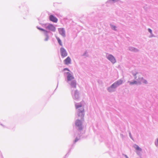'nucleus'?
<instances>
[{
  "label": "nucleus",
  "mask_w": 158,
  "mask_h": 158,
  "mask_svg": "<svg viewBox=\"0 0 158 158\" xmlns=\"http://www.w3.org/2000/svg\"><path fill=\"white\" fill-rule=\"evenodd\" d=\"M133 75L135 77V78L138 81V82L140 83L142 82L143 83L145 84L147 83V81L143 79V78L141 77L140 74L137 73L135 74H134Z\"/></svg>",
  "instance_id": "1"
},
{
  "label": "nucleus",
  "mask_w": 158,
  "mask_h": 158,
  "mask_svg": "<svg viewBox=\"0 0 158 158\" xmlns=\"http://www.w3.org/2000/svg\"><path fill=\"white\" fill-rule=\"evenodd\" d=\"M123 82V81L121 80H119L117 81L116 82L112 84L110 87L108 88V90L109 92L113 91V90H112V89L118 86L121 85L122 83Z\"/></svg>",
  "instance_id": "2"
},
{
  "label": "nucleus",
  "mask_w": 158,
  "mask_h": 158,
  "mask_svg": "<svg viewBox=\"0 0 158 158\" xmlns=\"http://www.w3.org/2000/svg\"><path fill=\"white\" fill-rule=\"evenodd\" d=\"M76 109H78L79 108L81 107V110H78V115L79 116H81V117H83L84 114L83 112L84 111V109L83 108H82V105L81 104H77L76 105Z\"/></svg>",
  "instance_id": "3"
},
{
  "label": "nucleus",
  "mask_w": 158,
  "mask_h": 158,
  "mask_svg": "<svg viewBox=\"0 0 158 158\" xmlns=\"http://www.w3.org/2000/svg\"><path fill=\"white\" fill-rule=\"evenodd\" d=\"M60 52L61 56L63 57H65L67 56V53L66 50L63 48H60Z\"/></svg>",
  "instance_id": "4"
},
{
  "label": "nucleus",
  "mask_w": 158,
  "mask_h": 158,
  "mask_svg": "<svg viewBox=\"0 0 158 158\" xmlns=\"http://www.w3.org/2000/svg\"><path fill=\"white\" fill-rule=\"evenodd\" d=\"M76 125L78 127V129L80 130H81L82 129V124L81 121L79 120H76L75 122Z\"/></svg>",
  "instance_id": "5"
},
{
  "label": "nucleus",
  "mask_w": 158,
  "mask_h": 158,
  "mask_svg": "<svg viewBox=\"0 0 158 158\" xmlns=\"http://www.w3.org/2000/svg\"><path fill=\"white\" fill-rule=\"evenodd\" d=\"M107 59L113 63L116 62V60L114 57L112 55H109L107 57Z\"/></svg>",
  "instance_id": "6"
},
{
  "label": "nucleus",
  "mask_w": 158,
  "mask_h": 158,
  "mask_svg": "<svg viewBox=\"0 0 158 158\" xmlns=\"http://www.w3.org/2000/svg\"><path fill=\"white\" fill-rule=\"evenodd\" d=\"M67 80L68 81H70L74 79V77L69 72H67Z\"/></svg>",
  "instance_id": "7"
},
{
  "label": "nucleus",
  "mask_w": 158,
  "mask_h": 158,
  "mask_svg": "<svg viewBox=\"0 0 158 158\" xmlns=\"http://www.w3.org/2000/svg\"><path fill=\"white\" fill-rule=\"evenodd\" d=\"M58 31L60 34L63 36H65V32L64 28H59Z\"/></svg>",
  "instance_id": "8"
},
{
  "label": "nucleus",
  "mask_w": 158,
  "mask_h": 158,
  "mask_svg": "<svg viewBox=\"0 0 158 158\" xmlns=\"http://www.w3.org/2000/svg\"><path fill=\"white\" fill-rule=\"evenodd\" d=\"M64 63L66 64H69L71 63V59L69 56H68L64 60Z\"/></svg>",
  "instance_id": "9"
},
{
  "label": "nucleus",
  "mask_w": 158,
  "mask_h": 158,
  "mask_svg": "<svg viewBox=\"0 0 158 158\" xmlns=\"http://www.w3.org/2000/svg\"><path fill=\"white\" fill-rule=\"evenodd\" d=\"M50 20L55 23H57L58 21L57 19L53 15H50Z\"/></svg>",
  "instance_id": "10"
},
{
  "label": "nucleus",
  "mask_w": 158,
  "mask_h": 158,
  "mask_svg": "<svg viewBox=\"0 0 158 158\" xmlns=\"http://www.w3.org/2000/svg\"><path fill=\"white\" fill-rule=\"evenodd\" d=\"M134 147L137 151L140 152L142 151L141 148L136 144H135L134 145Z\"/></svg>",
  "instance_id": "11"
},
{
  "label": "nucleus",
  "mask_w": 158,
  "mask_h": 158,
  "mask_svg": "<svg viewBox=\"0 0 158 158\" xmlns=\"http://www.w3.org/2000/svg\"><path fill=\"white\" fill-rule=\"evenodd\" d=\"M71 85L72 87L73 88H75L76 86V83L75 81H72L71 82Z\"/></svg>",
  "instance_id": "12"
},
{
  "label": "nucleus",
  "mask_w": 158,
  "mask_h": 158,
  "mask_svg": "<svg viewBox=\"0 0 158 158\" xmlns=\"http://www.w3.org/2000/svg\"><path fill=\"white\" fill-rule=\"evenodd\" d=\"M55 30V28L54 26L50 24V30L54 31Z\"/></svg>",
  "instance_id": "13"
},
{
  "label": "nucleus",
  "mask_w": 158,
  "mask_h": 158,
  "mask_svg": "<svg viewBox=\"0 0 158 158\" xmlns=\"http://www.w3.org/2000/svg\"><path fill=\"white\" fill-rule=\"evenodd\" d=\"M56 39L59 44L61 46H62V43L61 40H60V39L58 37H56Z\"/></svg>",
  "instance_id": "14"
},
{
  "label": "nucleus",
  "mask_w": 158,
  "mask_h": 158,
  "mask_svg": "<svg viewBox=\"0 0 158 158\" xmlns=\"http://www.w3.org/2000/svg\"><path fill=\"white\" fill-rule=\"evenodd\" d=\"M130 84L131 85H133L134 84H137V81H134L133 82H129Z\"/></svg>",
  "instance_id": "15"
},
{
  "label": "nucleus",
  "mask_w": 158,
  "mask_h": 158,
  "mask_svg": "<svg viewBox=\"0 0 158 158\" xmlns=\"http://www.w3.org/2000/svg\"><path fill=\"white\" fill-rule=\"evenodd\" d=\"M130 50L131 51H134V52H137L138 51V49H137L135 48H131L130 49Z\"/></svg>",
  "instance_id": "16"
},
{
  "label": "nucleus",
  "mask_w": 158,
  "mask_h": 158,
  "mask_svg": "<svg viewBox=\"0 0 158 158\" xmlns=\"http://www.w3.org/2000/svg\"><path fill=\"white\" fill-rule=\"evenodd\" d=\"M112 28L113 29L115 30L116 27L114 26H112Z\"/></svg>",
  "instance_id": "17"
},
{
  "label": "nucleus",
  "mask_w": 158,
  "mask_h": 158,
  "mask_svg": "<svg viewBox=\"0 0 158 158\" xmlns=\"http://www.w3.org/2000/svg\"><path fill=\"white\" fill-rule=\"evenodd\" d=\"M148 31H149V32L150 33H152V30H151V29H148Z\"/></svg>",
  "instance_id": "18"
},
{
  "label": "nucleus",
  "mask_w": 158,
  "mask_h": 158,
  "mask_svg": "<svg viewBox=\"0 0 158 158\" xmlns=\"http://www.w3.org/2000/svg\"><path fill=\"white\" fill-rule=\"evenodd\" d=\"M156 146H158V138L157 139V143H156Z\"/></svg>",
  "instance_id": "19"
},
{
  "label": "nucleus",
  "mask_w": 158,
  "mask_h": 158,
  "mask_svg": "<svg viewBox=\"0 0 158 158\" xmlns=\"http://www.w3.org/2000/svg\"><path fill=\"white\" fill-rule=\"evenodd\" d=\"M68 70V71H69V69H67V68H65V69H64V70Z\"/></svg>",
  "instance_id": "20"
},
{
  "label": "nucleus",
  "mask_w": 158,
  "mask_h": 158,
  "mask_svg": "<svg viewBox=\"0 0 158 158\" xmlns=\"http://www.w3.org/2000/svg\"><path fill=\"white\" fill-rule=\"evenodd\" d=\"M48 36L47 37L46 39H45V41H47V40H48Z\"/></svg>",
  "instance_id": "21"
},
{
  "label": "nucleus",
  "mask_w": 158,
  "mask_h": 158,
  "mask_svg": "<svg viewBox=\"0 0 158 158\" xmlns=\"http://www.w3.org/2000/svg\"><path fill=\"white\" fill-rule=\"evenodd\" d=\"M78 140V139L77 138H76L75 140V142H77Z\"/></svg>",
  "instance_id": "22"
},
{
  "label": "nucleus",
  "mask_w": 158,
  "mask_h": 158,
  "mask_svg": "<svg viewBox=\"0 0 158 158\" xmlns=\"http://www.w3.org/2000/svg\"><path fill=\"white\" fill-rule=\"evenodd\" d=\"M40 30H42V31H45L44 30V29H40Z\"/></svg>",
  "instance_id": "23"
},
{
  "label": "nucleus",
  "mask_w": 158,
  "mask_h": 158,
  "mask_svg": "<svg viewBox=\"0 0 158 158\" xmlns=\"http://www.w3.org/2000/svg\"><path fill=\"white\" fill-rule=\"evenodd\" d=\"M112 0L113 1H116L117 0Z\"/></svg>",
  "instance_id": "24"
}]
</instances>
